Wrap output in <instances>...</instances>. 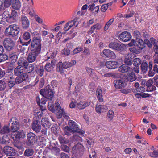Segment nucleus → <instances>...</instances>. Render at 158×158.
<instances>
[{
    "label": "nucleus",
    "instance_id": "obj_52",
    "mask_svg": "<svg viewBox=\"0 0 158 158\" xmlns=\"http://www.w3.org/2000/svg\"><path fill=\"white\" fill-rule=\"evenodd\" d=\"M148 154L151 157H157L158 156V151H154L153 152H149Z\"/></svg>",
    "mask_w": 158,
    "mask_h": 158
},
{
    "label": "nucleus",
    "instance_id": "obj_49",
    "mask_svg": "<svg viewBox=\"0 0 158 158\" xmlns=\"http://www.w3.org/2000/svg\"><path fill=\"white\" fill-rule=\"evenodd\" d=\"M58 139L61 143L66 144L69 143V141L67 139L61 136H59Z\"/></svg>",
    "mask_w": 158,
    "mask_h": 158
},
{
    "label": "nucleus",
    "instance_id": "obj_56",
    "mask_svg": "<svg viewBox=\"0 0 158 158\" xmlns=\"http://www.w3.org/2000/svg\"><path fill=\"white\" fill-rule=\"evenodd\" d=\"M129 50L131 52L136 54H139L140 52V51L139 50L136 49L135 47L130 48Z\"/></svg>",
    "mask_w": 158,
    "mask_h": 158
},
{
    "label": "nucleus",
    "instance_id": "obj_64",
    "mask_svg": "<svg viewBox=\"0 0 158 158\" xmlns=\"http://www.w3.org/2000/svg\"><path fill=\"white\" fill-rule=\"evenodd\" d=\"M17 56L16 55H13L10 57V60L12 63L16 62L17 60Z\"/></svg>",
    "mask_w": 158,
    "mask_h": 158
},
{
    "label": "nucleus",
    "instance_id": "obj_58",
    "mask_svg": "<svg viewBox=\"0 0 158 158\" xmlns=\"http://www.w3.org/2000/svg\"><path fill=\"white\" fill-rule=\"evenodd\" d=\"M134 14L133 11H131L130 13H128L127 14H125L124 15V17L126 18H128L130 17L133 16Z\"/></svg>",
    "mask_w": 158,
    "mask_h": 158
},
{
    "label": "nucleus",
    "instance_id": "obj_16",
    "mask_svg": "<svg viewBox=\"0 0 158 158\" xmlns=\"http://www.w3.org/2000/svg\"><path fill=\"white\" fill-rule=\"evenodd\" d=\"M102 28V25L99 23L93 25L88 31L89 34H91L94 32H97V30H100Z\"/></svg>",
    "mask_w": 158,
    "mask_h": 158
},
{
    "label": "nucleus",
    "instance_id": "obj_28",
    "mask_svg": "<svg viewBox=\"0 0 158 158\" xmlns=\"http://www.w3.org/2000/svg\"><path fill=\"white\" fill-rule=\"evenodd\" d=\"M24 71V68L22 66H18L14 70V74L16 76L19 75L23 73Z\"/></svg>",
    "mask_w": 158,
    "mask_h": 158
},
{
    "label": "nucleus",
    "instance_id": "obj_23",
    "mask_svg": "<svg viewBox=\"0 0 158 158\" xmlns=\"http://www.w3.org/2000/svg\"><path fill=\"white\" fill-rule=\"evenodd\" d=\"M152 80L150 79L148 80L146 83V86L147 87V91H152L156 89V87L152 85Z\"/></svg>",
    "mask_w": 158,
    "mask_h": 158
},
{
    "label": "nucleus",
    "instance_id": "obj_43",
    "mask_svg": "<svg viewBox=\"0 0 158 158\" xmlns=\"http://www.w3.org/2000/svg\"><path fill=\"white\" fill-rule=\"evenodd\" d=\"M54 68V66L49 63H47L45 66V69L48 72L52 71Z\"/></svg>",
    "mask_w": 158,
    "mask_h": 158
},
{
    "label": "nucleus",
    "instance_id": "obj_32",
    "mask_svg": "<svg viewBox=\"0 0 158 158\" xmlns=\"http://www.w3.org/2000/svg\"><path fill=\"white\" fill-rule=\"evenodd\" d=\"M136 78V77L133 72L128 73L127 76V79L130 82H132L135 81Z\"/></svg>",
    "mask_w": 158,
    "mask_h": 158
},
{
    "label": "nucleus",
    "instance_id": "obj_1",
    "mask_svg": "<svg viewBox=\"0 0 158 158\" xmlns=\"http://www.w3.org/2000/svg\"><path fill=\"white\" fill-rule=\"evenodd\" d=\"M41 48V40L40 38H33L31 44V52L38 56L40 53Z\"/></svg>",
    "mask_w": 158,
    "mask_h": 158
},
{
    "label": "nucleus",
    "instance_id": "obj_2",
    "mask_svg": "<svg viewBox=\"0 0 158 158\" xmlns=\"http://www.w3.org/2000/svg\"><path fill=\"white\" fill-rule=\"evenodd\" d=\"M68 124L69 127L65 126L63 129V130L66 134L79 131V128L75 122L72 120H69Z\"/></svg>",
    "mask_w": 158,
    "mask_h": 158
},
{
    "label": "nucleus",
    "instance_id": "obj_55",
    "mask_svg": "<svg viewBox=\"0 0 158 158\" xmlns=\"http://www.w3.org/2000/svg\"><path fill=\"white\" fill-rule=\"evenodd\" d=\"M31 35L30 33L26 32L24 33L23 35V38L26 40H28L30 38Z\"/></svg>",
    "mask_w": 158,
    "mask_h": 158
},
{
    "label": "nucleus",
    "instance_id": "obj_53",
    "mask_svg": "<svg viewBox=\"0 0 158 158\" xmlns=\"http://www.w3.org/2000/svg\"><path fill=\"white\" fill-rule=\"evenodd\" d=\"M7 59L8 56L6 54H2L0 55V62L6 60Z\"/></svg>",
    "mask_w": 158,
    "mask_h": 158
},
{
    "label": "nucleus",
    "instance_id": "obj_3",
    "mask_svg": "<svg viewBox=\"0 0 158 158\" xmlns=\"http://www.w3.org/2000/svg\"><path fill=\"white\" fill-rule=\"evenodd\" d=\"M19 32V28L18 25L13 24L10 26L5 30V33L6 35L15 36L18 35Z\"/></svg>",
    "mask_w": 158,
    "mask_h": 158
},
{
    "label": "nucleus",
    "instance_id": "obj_62",
    "mask_svg": "<svg viewBox=\"0 0 158 158\" xmlns=\"http://www.w3.org/2000/svg\"><path fill=\"white\" fill-rule=\"evenodd\" d=\"M108 8V5L107 4H104L101 7V11L105 12L107 10Z\"/></svg>",
    "mask_w": 158,
    "mask_h": 158
},
{
    "label": "nucleus",
    "instance_id": "obj_63",
    "mask_svg": "<svg viewBox=\"0 0 158 158\" xmlns=\"http://www.w3.org/2000/svg\"><path fill=\"white\" fill-rule=\"evenodd\" d=\"M15 80L16 82L18 83H20L23 81L22 78L21 76H20L17 77Z\"/></svg>",
    "mask_w": 158,
    "mask_h": 158
},
{
    "label": "nucleus",
    "instance_id": "obj_11",
    "mask_svg": "<svg viewBox=\"0 0 158 158\" xmlns=\"http://www.w3.org/2000/svg\"><path fill=\"white\" fill-rule=\"evenodd\" d=\"M106 66L108 69H114L118 68L119 65V63L114 60L108 61L106 62Z\"/></svg>",
    "mask_w": 158,
    "mask_h": 158
},
{
    "label": "nucleus",
    "instance_id": "obj_18",
    "mask_svg": "<svg viewBox=\"0 0 158 158\" xmlns=\"http://www.w3.org/2000/svg\"><path fill=\"white\" fill-rule=\"evenodd\" d=\"M27 137L28 141L30 143H35L37 140V136L32 132L28 134L27 135Z\"/></svg>",
    "mask_w": 158,
    "mask_h": 158
},
{
    "label": "nucleus",
    "instance_id": "obj_6",
    "mask_svg": "<svg viewBox=\"0 0 158 158\" xmlns=\"http://www.w3.org/2000/svg\"><path fill=\"white\" fill-rule=\"evenodd\" d=\"M78 24L77 19L76 18L73 20L69 21L64 25V30L67 31L72 27H75Z\"/></svg>",
    "mask_w": 158,
    "mask_h": 158
},
{
    "label": "nucleus",
    "instance_id": "obj_8",
    "mask_svg": "<svg viewBox=\"0 0 158 158\" xmlns=\"http://www.w3.org/2000/svg\"><path fill=\"white\" fill-rule=\"evenodd\" d=\"M11 136L13 139L16 142L19 139L24 138L25 137V134L23 131H20L12 133Z\"/></svg>",
    "mask_w": 158,
    "mask_h": 158
},
{
    "label": "nucleus",
    "instance_id": "obj_54",
    "mask_svg": "<svg viewBox=\"0 0 158 158\" xmlns=\"http://www.w3.org/2000/svg\"><path fill=\"white\" fill-rule=\"evenodd\" d=\"M148 145V143L147 142L143 144L139 145V148L141 151L144 150L146 149Z\"/></svg>",
    "mask_w": 158,
    "mask_h": 158
},
{
    "label": "nucleus",
    "instance_id": "obj_61",
    "mask_svg": "<svg viewBox=\"0 0 158 158\" xmlns=\"http://www.w3.org/2000/svg\"><path fill=\"white\" fill-rule=\"evenodd\" d=\"M134 36L136 38V39H140L141 36L140 32L138 31H134Z\"/></svg>",
    "mask_w": 158,
    "mask_h": 158
},
{
    "label": "nucleus",
    "instance_id": "obj_17",
    "mask_svg": "<svg viewBox=\"0 0 158 158\" xmlns=\"http://www.w3.org/2000/svg\"><path fill=\"white\" fill-rule=\"evenodd\" d=\"M21 21L23 27L25 29L28 28L30 25V22L28 18L25 16H22Z\"/></svg>",
    "mask_w": 158,
    "mask_h": 158
},
{
    "label": "nucleus",
    "instance_id": "obj_44",
    "mask_svg": "<svg viewBox=\"0 0 158 158\" xmlns=\"http://www.w3.org/2000/svg\"><path fill=\"white\" fill-rule=\"evenodd\" d=\"M114 115L113 111L111 110H109L107 113V117L109 121H110L112 120Z\"/></svg>",
    "mask_w": 158,
    "mask_h": 158
},
{
    "label": "nucleus",
    "instance_id": "obj_13",
    "mask_svg": "<svg viewBox=\"0 0 158 158\" xmlns=\"http://www.w3.org/2000/svg\"><path fill=\"white\" fill-rule=\"evenodd\" d=\"M10 13L7 10H6L4 12L2 15H0V20L1 21L11 23V20L10 19Z\"/></svg>",
    "mask_w": 158,
    "mask_h": 158
},
{
    "label": "nucleus",
    "instance_id": "obj_38",
    "mask_svg": "<svg viewBox=\"0 0 158 158\" xmlns=\"http://www.w3.org/2000/svg\"><path fill=\"white\" fill-rule=\"evenodd\" d=\"M13 0H4L3 10L10 7L12 4Z\"/></svg>",
    "mask_w": 158,
    "mask_h": 158
},
{
    "label": "nucleus",
    "instance_id": "obj_21",
    "mask_svg": "<svg viewBox=\"0 0 158 158\" xmlns=\"http://www.w3.org/2000/svg\"><path fill=\"white\" fill-rule=\"evenodd\" d=\"M11 5L13 9L18 10L21 7V3L19 0H13Z\"/></svg>",
    "mask_w": 158,
    "mask_h": 158
},
{
    "label": "nucleus",
    "instance_id": "obj_7",
    "mask_svg": "<svg viewBox=\"0 0 158 158\" xmlns=\"http://www.w3.org/2000/svg\"><path fill=\"white\" fill-rule=\"evenodd\" d=\"M3 44L6 49L10 51L13 48L15 45V43L11 39L8 38L4 40Z\"/></svg>",
    "mask_w": 158,
    "mask_h": 158
},
{
    "label": "nucleus",
    "instance_id": "obj_4",
    "mask_svg": "<svg viewBox=\"0 0 158 158\" xmlns=\"http://www.w3.org/2000/svg\"><path fill=\"white\" fill-rule=\"evenodd\" d=\"M40 93L43 97L48 99H51L53 96V92L49 85H48L44 89H41Z\"/></svg>",
    "mask_w": 158,
    "mask_h": 158
},
{
    "label": "nucleus",
    "instance_id": "obj_15",
    "mask_svg": "<svg viewBox=\"0 0 158 158\" xmlns=\"http://www.w3.org/2000/svg\"><path fill=\"white\" fill-rule=\"evenodd\" d=\"M103 53L106 57L111 59H114L116 57L115 54L113 51L109 49L104 50Z\"/></svg>",
    "mask_w": 158,
    "mask_h": 158
},
{
    "label": "nucleus",
    "instance_id": "obj_40",
    "mask_svg": "<svg viewBox=\"0 0 158 158\" xmlns=\"http://www.w3.org/2000/svg\"><path fill=\"white\" fill-rule=\"evenodd\" d=\"M148 67L147 62L145 61H143L141 65V70L143 73H145L147 71Z\"/></svg>",
    "mask_w": 158,
    "mask_h": 158
},
{
    "label": "nucleus",
    "instance_id": "obj_26",
    "mask_svg": "<svg viewBox=\"0 0 158 158\" xmlns=\"http://www.w3.org/2000/svg\"><path fill=\"white\" fill-rule=\"evenodd\" d=\"M32 129L36 132H39L40 130V126L39 122L37 120L34 121L32 125Z\"/></svg>",
    "mask_w": 158,
    "mask_h": 158
},
{
    "label": "nucleus",
    "instance_id": "obj_51",
    "mask_svg": "<svg viewBox=\"0 0 158 158\" xmlns=\"http://www.w3.org/2000/svg\"><path fill=\"white\" fill-rule=\"evenodd\" d=\"M6 86V83L4 81L0 80V91L3 90Z\"/></svg>",
    "mask_w": 158,
    "mask_h": 158
},
{
    "label": "nucleus",
    "instance_id": "obj_41",
    "mask_svg": "<svg viewBox=\"0 0 158 158\" xmlns=\"http://www.w3.org/2000/svg\"><path fill=\"white\" fill-rule=\"evenodd\" d=\"M63 66L62 62H59L56 65V70L57 72L62 73L63 72Z\"/></svg>",
    "mask_w": 158,
    "mask_h": 158
},
{
    "label": "nucleus",
    "instance_id": "obj_25",
    "mask_svg": "<svg viewBox=\"0 0 158 158\" xmlns=\"http://www.w3.org/2000/svg\"><path fill=\"white\" fill-rule=\"evenodd\" d=\"M119 71L122 73L129 72L131 70V68L125 64H123L118 68Z\"/></svg>",
    "mask_w": 158,
    "mask_h": 158
},
{
    "label": "nucleus",
    "instance_id": "obj_59",
    "mask_svg": "<svg viewBox=\"0 0 158 158\" xmlns=\"http://www.w3.org/2000/svg\"><path fill=\"white\" fill-rule=\"evenodd\" d=\"M70 50L69 49H64V50H62L61 53L62 54L66 55H68L70 54Z\"/></svg>",
    "mask_w": 158,
    "mask_h": 158
},
{
    "label": "nucleus",
    "instance_id": "obj_46",
    "mask_svg": "<svg viewBox=\"0 0 158 158\" xmlns=\"http://www.w3.org/2000/svg\"><path fill=\"white\" fill-rule=\"evenodd\" d=\"M86 69L87 72L93 78L94 77V76H96V75L94 73V70L90 68L87 67Z\"/></svg>",
    "mask_w": 158,
    "mask_h": 158
},
{
    "label": "nucleus",
    "instance_id": "obj_34",
    "mask_svg": "<svg viewBox=\"0 0 158 158\" xmlns=\"http://www.w3.org/2000/svg\"><path fill=\"white\" fill-rule=\"evenodd\" d=\"M132 56L131 53H129L126 57L124 60L125 63L128 65H130L132 64Z\"/></svg>",
    "mask_w": 158,
    "mask_h": 158
},
{
    "label": "nucleus",
    "instance_id": "obj_37",
    "mask_svg": "<svg viewBox=\"0 0 158 158\" xmlns=\"http://www.w3.org/2000/svg\"><path fill=\"white\" fill-rule=\"evenodd\" d=\"M37 56V55L31 52L28 55L27 60L29 62L32 63L35 60Z\"/></svg>",
    "mask_w": 158,
    "mask_h": 158
},
{
    "label": "nucleus",
    "instance_id": "obj_57",
    "mask_svg": "<svg viewBox=\"0 0 158 158\" xmlns=\"http://www.w3.org/2000/svg\"><path fill=\"white\" fill-rule=\"evenodd\" d=\"M82 50V48L80 47H77L73 51V54H76L80 52Z\"/></svg>",
    "mask_w": 158,
    "mask_h": 158
},
{
    "label": "nucleus",
    "instance_id": "obj_12",
    "mask_svg": "<svg viewBox=\"0 0 158 158\" xmlns=\"http://www.w3.org/2000/svg\"><path fill=\"white\" fill-rule=\"evenodd\" d=\"M109 47L110 48L114 50H121L123 49L124 44H120L115 42H112L110 44Z\"/></svg>",
    "mask_w": 158,
    "mask_h": 158
},
{
    "label": "nucleus",
    "instance_id": "obj_9",
    "mask_svg": "<svg viewBox=\"0 0 158 158\" xmlns=\"http://www.w3.org/2000/svg\"><path fill=\"white\" fill-rule=\"evenodd\" d=\"M131 37V36L129 32L124 31L119 35L118 38L120 40L124 42H126L129 41Z\"/></svg>",
    "mask_w": 158,
    "mask_h": 158
},
{
    "label": "nucleus",
    "instance_id": "obj_35",
    "mask_svg": "<svg viewBox=\"0 0 158 158\" xmlns=\"http://www.w3.org/2000/svg\"><path fill=\"white\" fill-rule=\"evenodd\" d=\"M84 149V147L81 144L78 143L73 148V153L74 154L75 152V150H76L77 151H83Z\"/></svg>",
    "mask_w": 158,
    "mask_h": 158
},
{
    "label": "nucleus",
    "instance_id": "obj_60",
    "mask_svg": "<svg viewBox=\"0 0 158 158\" xmlns=\"http://www.w3.org/2000/svg\"><path fill=\"white\" fill-rule=\"evenodd\" d=\"M83 49V52L85 55H89L90 54V50L89 48H87L85 47Z\"/></svg>",
    "mask_w": 158,
    "mask_h": 158
},
{
    "label": "nucleus",
    "instance_id": "obj_10",
    "mask_svg": "<svg viewBox=\"0 0 158 158\" xmlns=\"http://www.w3.org/2000/svg\"><path fill=\"white\" fill-rule=\"evenodd\" d=\"M12 121L11 126V129L13 132L12 133L16 132L19 128V124L18 120L15 118H12L10 120V122Z\"/></svg>",
    "mask_w": 158,
    "mask_h": 158
},
{
    "label": "nucleus",
    "instance_id": "obj_50",
    "mask_svg": "<svg viewBox=\"0 0 158 158\" xmlns=\"http://www.w3.org/2000/svg\"><path fill=\"white\" fill-rule=\"evenodd\" d=\"M34 153L33 150L32 149H26L24 152V155L27 156H31Z\"/></svg>",
    "mask_w": 158,
    "mask_h": 158
},
{
    "label": "nucleus",
    "instance_id": "obj_45",
    "mask_svg": "<svg viewBox=\"0 0 158 158\" xmlns=\"http://www.w3.org/2000/svg\"><path fill=\"white\" fill-rule=\"evenodd\" d=\"M133 62L134 66L138 67L141 64V60L140 58H136L133 59Z\"/></svg>",
    "mask_w": 158,
    "mask_h": 158
},
{
    "label": "nucleus",
    "instance_id": "obj_19",
    "mask_svg": "<svg viewBox=\"0 0 158 158\" xmlns=\"http://www.w3.org/2000/svg\"><path fill=\"white\" fill-rule=\"evenodd\" d=\"M56 114L58 118H61L62 116L66 119H68L69 118V116L64 112V109H61L59 111L56 113Z\"/></svg>",
    "mask_w": 158,
    "mask_h": 158
},
{
    "label": "nucleus",
    "instance_id": "obj_33",
    "mask_svg": "<svg viewBox=\"0 0 158 158\" xmlns=\"http://www.w3.org/2000/svg\"><path fill=\"white\" fill-rule=\"evenodd\" d=\"M107 109V107L105 106L101 105H97L96 107V111L97 112L100 113Z\"/></svg>",
    "mask_w": 158,
    "mask_h": 158
},
{
    "label": "nucleus",
    "instance_id": "obj_48",
    "mask_svg": "<svg viewBox=\"0 0 158 158\" xmlns=\"http://www.w3.org/2000/svg\"><path fill=\"white\" fill-rule=\"evenodd\" d=\"M9 132V127L5 126L1 129L0 133L1 134H4L8 133Z\"/></svg>",
    "mask_w": 158,
    "mask_h": 158
},
{
    "label": "nucleus",
    "instance_id": "obj_22",
    "mask_svg": "<svg viewBox=\"0 0 158 158\" xmlns=\"http://www.w3.org/2000/svg\"><path fill=\"white\" fill-rule=\"evenodd\" d=\"M90 103L89 101H81L77 103V106L79 109H82L89 106Z\"/></svg>",
    "mask_w": 158,
    "mask_h": 158
},
{
    "label": "nucleus",
    "instance_id": "obj_47",
    "mask_svg": "<svg viewBox=\"0 0 158 158\" xmlns=\"http://www.w3.org/2000/svg\"><path fill=\"white\" fill-rule=\"evenodd\" d=\"M17 15V12L14 10H12L11 15L10 14V19L11 22H14L15 20V17Z\"/></svg>",
    "mask_w": 158,
    "mask_h": 158
},
{
    "label": "nucleus",
    "instance_id": "obj_29",
    "mask_svg": "<svg viewBox=\"0 0 158 158\" xmlns=\"http://www.w3.org/2000/svg\"><path fill=\"white\" fill-rule=\"evenodd\" d=\"M24 63L25 69L28 73H30L34 70V66L32 64H29L27 62H25Z\"/></svg>",
    "mask_w": 158,
    "mask_h": 158
},
{
    "label": "nucleus",
    "instance_id": "obj_42",
    "mask_svg": "<svg viewBox=\"0 0 158 158\" xmlns=\"http://www.w3.org/2000/svg\"><path fill=\"white\" fill-rule=\"evenodd\" d=\"M45 98L44 97L42 98L41 100H40L39 96H37L36 98V100L37 104L39 105H40V103L42 104H45L46 102Z\"/></svg>",
    "mask_w": 158,
    "mask_h": 158
},
{
    "label": "nucleus",
    "instance_id": "obj_27",
    "mask_svg": "<svg viewBox=\"0 0 158 158\" xmlns=\"http://www.w3.org/2000/svg\"><path fill=\"white\" fill-rule=\"evenodd\" d=\"M76 60H72L70 62L68 61L64 62L63 63V68L66 69L72 66L75 65L76 64Z\"/></svg>",
    "mask_w": 158,
    "mask_h": 158
},
{
    "label": "nucleus",
    "instance_id": "obj_24",
    "mask_svg": "<svg viewBox=\"0 0 158 158\" xmlns=\"http://www.w3.org/2000/svg\"><path fill=\"white\" fill-rule=\"evenodd\" d=\"M136 44L140 51L145 47V44L143 41L140 39H136Z\"/></svg>",
    "mask_w": 158,
    "mask_h": 158
},
{
    "label": "nucleus",
    "instance_id": "obj_36",
    "mask_svg": "<svg viewBox=\"0 0 158 158\" xmlns=\"http://www.w3.org/2000/svg\"><path fill=\"white\" fill-rule=\"evenodd\" d=\"M96 94L98 99L100 102L103 101V98L102 95V91L100 88H98L96 91Z\"/></svg>",
    "mask_w": 158,
    "mask_h": 158
},
{
    "label": "nucleus",
    "instance_id": "obj_5",
    "mask_svg": "<svg viewBox=\"0 0 158 158\" xmlns=\"http://www.w3.org/2000/svg\"><path fill=\"white\" fill-rule=\"evenodd\" d=\"M48 108L49 110L52 112H54L56 110L58 112L61 109L60 106L58 102H56L54 104L53 101L52 100L48 102Z\"/></svg>",
    "mask_w": 158,
    "mask_h": 158
},
{
    "label": "nucleus",
    "instance_id": "obj_31",
    "mask_svg": "<svg viewBox=\"0 0 158 158\" xmlns=\"http://www.w3.org/2000/svg\"><path fill=\"white\" fill-rule=\"evenodd\" d=\"M41 124L46 129L48 128L51 125V124L48 120V118H45L42 119L41 121Z\"/></svg>",
    "mask_w": 158,
    "mask_h": 158
},
{
    "label": "nucleus",
    "instance_id": "obj_20",
    "mask_svg": "<svg viewBox=\"0 0 158 158\" xmlns=\"http://www.w3.org/2000/svg\"><path fill=\"white\" fill-rule=\"evenodd\" d=\"M3 152L6 155L10 156L14 152V150L11 147L6 146L4 148Z\"/></svg>",
    "mask_w": 158,
    "mask_h": 158
},
{
    "label": "nucleus",
    "instance_id": "obj_30",
    "mask_svg": "<svg viewBox=\"0 0 158 158\" xmlns=\"http://www.w3.org/2000/svg\"><path fill=\"white\" fill-rule=\"evenodd\" d=\"M6 81L8 83V86L10 88L12 87L15 85L16 82L15 78L13 76L9 77Z\"/></svg>",
    "mask_w": 158,
    "mask_h": 158
},
{
    "label": "nucleus",
    "instance_id": "obj_39",
    "mask_svg": "<svg viewBox=\"0 0 158 158\" xmlns=\"http://www.w3.org/2000/svg\"><path fill=\"white\" fill-rule=\"evenodd\" d=\"M114 20V18L110 19L105 24L104 27V31H106L112 24Z\"/></svg>",
    "mask_w": 158,
    "mask_h": 158
},
{
    "label": "nucleus",
    "instance_id": "obj_14",
    "mask_svg": "<svg viewBox=\"0 0 158 158\" xmlns=\"http://www.w3.org/2000/svg\"><path fill=\"white\" fill-rule=\"evenodd\" d=\"M114 84L115 88L121 89L124 88L126 85L125 81L122 79H117L114 81Z\"/></svg>",
    "mask_w": 158,
    "mask_h": 158
}]
</instances>
